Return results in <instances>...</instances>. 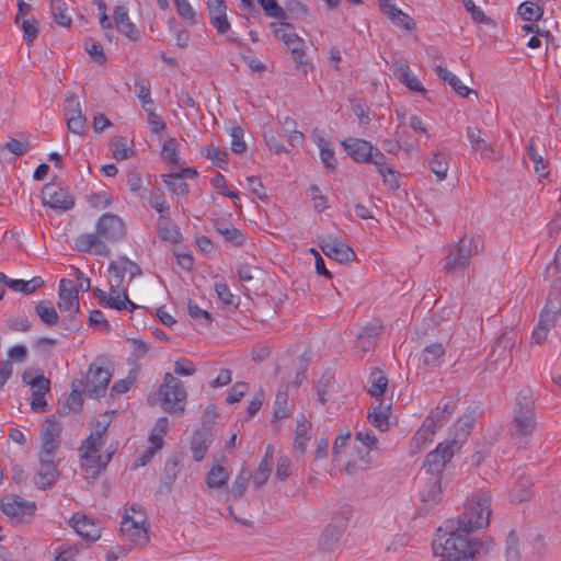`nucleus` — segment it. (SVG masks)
<instances>
[{"instance_id":"f257e3e1","label":"nucleus","mask_w":561,"mask_h":561,"mask_svg":"<svg viewBox=\"0 0 561 561\" xmlns=\"http://www.w3.org/2000/svg\"><path fill=\"white\" fill-rule=\"evenodd\" d=\"M491 495L486 491L476 492L465 504L463 513L457 519H448L437 529L432 543L435 556H460L473 561L476 554L486 553L493 540L469 538L476 529L486 527L491 516Z\"/></svg>"},{"instance_id":"f03ea898","label":"nucleus","mask_w":561,"mask_h":561,"mask_svg":"<svg viewBox=\"0 0 561 561\" xmlns=\"http://www.w3.org/2000/svg\"><path fill=\"white\" fill-rule=\"evenodd\" d=\"M483 249V241L480 236H463L458 242L448 243L444 247V272L446 274L463 273L471 264L473 255Z\"/></svg>"},{"instance_id":"7ed1b4c3","label":"nucleus","mask_w":561,"mask_h":561,"mask_svg":"<svg viewBox=\"0 0 561 561\" xmlns=\"http://www.w3.org/2000/svg\"><path fill=\"white\" fill-rule=\"evenodd\" d=\"M107 425L98 423L95 428L91 432L89 437L83 442L81 451V463L87 473L91 477H96L106 465L110 462L114 451H108L105 457L99 453L103 445L102 436L106 432Z\"/></svg>"},{"instance_id":"20e7f679","label":"nucleus","mask_w":561,"mask_h":561,"mask_svg":"<svg viewBox=\"0 0 561 561\" xmlns=\"http://www.w3.org/2000/svg\"><path fill=\"white\" fill-rule=\"evenodd\" d=\"M559 283L554 282L546 305L539 314L538 324L533 331L531 336L537 344L546 341L549 331L554 327L561 314V286Z\"/></svg>"},{"instance_id":"39448f33","label":"nucleus","mask_w":561,"mask_h":561,"mask_svg":"<svg viewBox=\"0 0 561 561\" xmlns=\"http://www.w3.org/2000/svg\"><path fill=\"white\" fill-rule=\"evenodd\" d=\"M536 427L534 401L529 390H522L517 396V404L511 424L513 436H530Z\"/></svg>"},{"instance_id":"423d86ee","label":"nucleus","mask_w":561,"mask_h":561,"mask_svg":"<svg viewBox=\"0 0 561 561\" xmlns=\"http://www.w3.org/2000/svg\"><path fill=\"white\" fill-rule=\"evenodd\" d=\"M162 409L172 414H182L185 410L187 393L183 382L167 373L159 388Z\"/></svg>"},{"instance_id":"0eeeda50","label":"nucleus","mask_w":561,"mask_h":561,"mask_svg":"<svg viewBox=\"0 0 561 561\" xmlns=\"http://www.w3.org/2000/svg\"><path fill=\"white\" fill-rule=\"evenodd\" d=\"M515 344L516 337L513 334L503 332L492 346L490 353L491 360L488 364V368L496 370L501 367L502 370H505L512 363Z\"/></svg>"},{"instance_id":"6e6552de","label":"nucleus","mask_w":561,"mask_h":561,"mask_svg":"<svg viewBox=\"0 0 561 561\" xmlns=\"http://www.w3.org/2000/svg\"><path fill=\"white\" fill-rule=\"evenodd\" d=\"M41 196L45 206L58 211H67L75 206V197L56 182L45 184Z\"/></svg>"},{"instance_id":"1a4fd4ad","label":"nucleus","mask_w":561,"mask_h":561,"mask_svg":"<svg viewBox=\"0 0 561 561\" xmlns=\"http://www.w3.org/2000/svg\"><path fill=\"white\" fill-rule=\"evenodd\" d=\"M104 360L98 358L96 362L92 363L87 374V391L91 397H102L110 383L112 373L104 365Z\"/></svg>"},{"instance_id":"9d476101","label":"nucleus","mask_w":561,"mask_h":561,"mask_svg":"<svg viewBox=\"0 0 561 561\" xmlns=\"http://www.w3.org/2000/svg\"><path fill=\"white\" fill-rule=\"evenodd\" d=\"M1 511L14 523L30 520L36 511L34 502L24 500L21 496L7 497L1 501Z\"/></svg>"},{"instance_id":"9b49d317","label":"nucleus","mask_w":561,"mask_h":561,"mask_svg":"<svg viewBox=\"0 0 561 561\" xmlns=\"http://www.w3.org/2000/svg\"><path fill=\"white\" fill-rule=\"evenodd\" d=\"M459 450V448L454 447V444L449 439L439 443L437 447L433 451H430L425 457L423 466L426 469V472L431 474L440 473L447 462Z\"/></svg>"},{"instance_id":"f8f14e48","label":"nucleus","mask_w":561,"mask_h":561,"mask_svg":"<svg viewBox=\"0 0 561 561\" xmlns=\"http://www.w3.org/2000/svg\"><path fill=\"white\" fill-rule=\"evenodd\" d=\"M348 519L344 515L334 516L319 539V547L322 551H333L340 545V541L347 528Z\"/></svg>"},{"instance_id":"ddd939ff","label":"nucleus","mask_w":561,"mask_h":561,"mask_svg":"<svg viewBox=\"0 0 561 561\" xmlns=\"http://www.w3.org/2000/svg\"><path fill=\"white\" fill-rule=\"evenodd\" d=\"M121 535L125 541L135 546H146L149 541V535L145 527V517L141 515L140 519H136L128 514L124 515L121 523Z\"/></svg>"},{"instance_id":"4468645a","label":"nucleus","mask_w":561,"mask_h":561,"mask_svg":"<svg viewBox=\"0 0 561 561\" xmlns=\"http://www.w3.org/2000/svg\"><path fill=\"white\" fill-rule=\"evenodd\" d=\"M96 232L104 242H117L124 239L126 228L124 221L114 214H103L96 222Z\"/></svg>"},{"instance_id":"2eb2a0df","label":"nucleus","mask_w":561,"mask_h":561,"mask_svg":"<svg viewBox=\"0 0 561 561\" xmlns=\"http://www.w3.org/2000/svg\"><path fill=\"white\" fill-rule=\"evenodd\" d=\"M78 287L71 279L62 278L59 283L57 306L61 311L68 312L70 319L80 310Z\"/></svg>"},{"instance_id":"dca6fc26","label":"nucleus","mask_w":561,"mask_h":561,"mask_svg":"<svg viewBox=\"0 0 561 561\" xmlns=\"http://www.w3.org/2000/svg\"><path fill=\"white\" fill-rule=\"evenodd\" d=\"M60 424L56 421L54 416L45 421L41 435L42 449L39 456L55 457V454L60 445Z\"/></svg>"},{"instance_id":"f3484780","label":"nucleus","mask_w":561,"mask_h":561,"mask_svg":"<svg viewBox=\"0 0 561 561\" xmlns=\"http://www.w3.org/2000/svg\"><path fill=\"white\" fill-rule=\"evenodd\" d=\"M322 252L339 263H347L355 259L356 254L352 248L337 238H323L319 243Z\"/></svg>"},{"instance_id":"a211bd4d","label":"nucleus","mask_w":561,"mask_h":561,"mask_svg":"<svg viewBox=\"0 0 561 561\" xmlns=\"http://www.w3.org/2000/svg\"><path fill=\"white\" fill-rule=\"evenodd\" d=\"M69 524L75 531L85 540L96 541L101 537L102 527L100 522L84 514H73L69 519Z\"/></svg>"},{"instance_id":"6ab92c4d","label":"nucleus","mask_w":561,"mask_h":561,"mask_svg":"<svg viewBox=\"0 0 561 561\" xmlns=\"http://www.w3.org/2000/svg\"><path fill=\"white\" fill-rule=\"evenodd\" d=\"M211 427L206 425L205 417L203 419L202 426L197 428L191 439V451L195 461H202L211 443Z\"/></svg>"},{"instance_id":"aec40b11","label":"nucleus","mask_w":561,"mask_h":561,"mask_svg":"<svg viewBox=\"0 0 561 561\" xmlns=\"http://www.w3.org/2000/svg\"><path fill=\"white\" fill-rule=\"evenodd\" d=\"M76 249L83 253H94L96 255L106 256L110 249L95 231V233H82L75 239Z\"/></svg>"},{"instance_id":"412c9836","label":"nucleus","mask_w":561,"mask_h":561,"mask_svg":"<svg viewBox=\"0 0 561 561\" xmlns=\"http://www.w3.org/2000/svg\"><path fill=\"white\" fill-rule=\"evenodd\" d=\"M346 152L359 163H368L373 158L374 146L364 139L348 138L342 142Z\"/></svg>"},{"instance_id":"4be33fe9","label":"nucleus","mask_w":561,"mask_h":561,"mask_svg":"<svg viewBox=\"0 0 561 561\" xmlns=\"http://www.w3.org/2000/svg\"><path fill=\"white\" fill-rule=\"evenodd\" d=\"M57 474L54 457L39 456V468L34 478L35 484L39 489L46 490L55 483Z\"/></svg>"},{"instance_id":"5701e85b","label":"nucleus","mask_w":561,"mask_h":561,"mask_svg":"<svg viewBox=\"0 0 561 561\" xmlns=\"http://www.w3.org/2000/svg\"><path fill=\"white\" fill-rule=\"evenodd\" d=\"M210 24L219 34H225L230 30V23L227 20V7L224 0H208L207 2Z\"/></svg>"},{"instance_id":"b1692460","label":"nucleus","mask_w":561,"mask_h":561,"mask_svg":"<svg viewBox=\"0 0 561 561\" xmlns=\"http://www.w3.org/2000/svg\"><path fill=\"white\" fill-rule=\"evenodd\" d=\"M113 20L119 33L127 36L130 41L137 42L140 38V33L136 25L128 16V10L125 5H117L114 9Z\"/></svg>"},{"instance_id":"393cba45","label":"nucleus","mask_w":561,"mask_h":561,"mask_svg":"<svg viewBox=\"0 0 561 561\" xmlns=\"http://www.w3.org/2000/svg\"><path fill=\"white\" fill-rule=\"evenodd\" d=\"M474 421L476 419L472 413L465 414L457 420L453 427L454 437L449 439L454 444V447L461 449L470 434Z\"/></svg>"},{"instance_id":"a878e982","label":"nucleus","mask_w":561,"mask_h":561,"mask_svg":"<svg viewBox=\"0 0 561 561\" xmlns=\"http://www.w3.org/2000/svg\"><path fill=\"white\" fill-rule=\"evenodd\" d=\"M84 381L77 379L72 382V389L65 403L58 408L60 415H67L71 411H79L83 404Z\"/></svg>"},{"instance_id":"bb28decb","label":"nucleus","mask_w":561,"mask_h":561,"mask_svg":"<svg viewBox=\"0 0 561 561\" xmlns=\"http://www.w3.org/2000/svg\"><path fill=\"white\" fill-rule=\"evenodd\" d=\"M312 139L320 150V158L323 164L330 170L334 171L336 168V159L334 149L329 140L318 133V129L312 131Z\"/></svg>"},{"instance_id":"cd10ccee","label":"nucleus","mask_w":561,"mask_h":561,"mask_svg":"<svg viewBox=\"0 0 561 561\" xmlns=\"http://www.w3.org/2000/svg\"><path fill=\"white\" fill-rule=\"evenodd\" d=\"M390 410L391 404H387L382 399H380L377 405H371L367 417L375 427L379 428L380 431H387L389 426L388 419Z\"/></svg>"},{"instance_id":"c85d7f7f","label":"nucleus","mask_w":561,"mask_h":561,"mask_svg":"<svg viewBox=\"0 0 561 561\" xmlns=\"http://www.w3.org/2000/svg\"><path fill=\"white\" fill-rule=\"evenodd\" d=\"M445 353L446 348L442 343H432L422 350L419 359L424 366L436 368L440 366Z\"/></svg>"},{"instance_id":"c756f323","label":"nucleus","mask_w":561,"mask_h":561,"mask_svg":"<svg viewBox=\"0 0 561 561\" xmlns=\"http://www.w3.org/2000/svg\"><path fill=\"white\" fill-rule=\"evenodd\" d=\"M271 28L276 38H279L290 49L296 45H305L304 39L300 38L295 32L294 27L289 23L280 21V24L271 23Z\"/></svg>"},{"instance_id":"7c9ffc66","label":"nucleus","mask_w":561,"mask_h":561,"mask_svg":"<svg viewBox=\"0 0 561 561\" xmlns=\"http://www.w3.org/2000/svg\"><path fill=\"white\" fill-rule=\"evenodd\" d=\"M157 228L159 236L164 241L178 243L182 238L180 228L172 224L170 217L167 215H161L158 218Z\"/></svg>"},{"instance_id":"2f4dec72","label":"nucleus","mask_w":561,"mask_h":561,"mask_svg":"<svg viewBox=\"0 0 561 561\" xmlns=\"http://www.w3.org/2000/svg\"><path fill=\"white\" fill-rule=\"evenodd\" d=\"M311 423L308 422L304 414L297 420V426L294 438V449L299 453H305L307 443L310 440Z\"/></svg>"},{"instance_id":"473e14b6","label":"nucleus","mask_w":561,"mask_h":561,"mask_svg":"<svg viewBox=\"0 0 561 561\" xmlns=\"http://www.w3.org/2000/svg\"><path fill=\"white\" fill-rule=\"evenodd\" d=\"M230 473L225 467L215 465L210 468L206 476V484L210 489L227 488Z\"/></svg>"},{"instance_id":"72a5a7b5","label":"nucleus","mask_w":561,"mask_h":561,"mask_svg":"<svg viewBox=\"0 0 561 561\" xmlns=\"http://www.w3.org/2000/svg\"><path fill=\"white\" fill-rule=\"evenodd\" d=\"M435 72L440 80L447 82L459 95L468 96L472 92L471 89L462 84V82L456 75H454L446 68L437 66L435 68Z\"/></svg>"},{"instance_id":"f704fd0d","label":"nucleus","mask_w":561,"mask_h":561,"mask_svg":"<svg viewBox=\"0 0 561 561\" xmlns=\"http://www.w3.org/2000/svg\"><path fill=\"white\" fill-rule=\"evenodd\" d=\"M35 313L47 327H55L58 323L59 316L49 300H41L35 306Z\"/></svg>"},{"instance_id":"c9c22d12","label":"nucleus","mask_w":561,"mask_h":561,"mask_svg":"<svg viewBox=\"0 0 561 561\" xmlns=\"http://www.w3.org/2000/svg\"><path fill=\"white\" fill-rule=\"evenodd\" d=\"M44 285V280L39 276H35L30 280L12 279L8 282V287L14 291L31 295Z\"/></svg>"},{"instance_id":"e433bc0d","label":"nucleus","mask_w":561,"mask_h":561,"mask_svg":"<svg viewBox=\"0 0 561 561\" xmlns=\"http://www.w3.org/2000/svg\"><path fill=\"white\" fill-rule=\"evenodd\" d=\"M436 427L434 423H432V417H426L421 427L417 430V432L414 434L412 442L420 447L421 445H425L428 442H432Z\"/></svg>"},{"instance_id":"4c0bfd02","label":"nucleus","mask_w":561,"mask_h":561,"mask_svg":"<svg viewBox=\"0 0 561 561\" xmlns=\"http://www.w3.org/2000/svg\"><path fill=\"white\" fill-rule=\"evenodd\" d=\"M527 156L533 161L536 173L540 178L548 175V161L536 150L534 138L527 145Z\"/></svg>"},{"instance_id":"58836bf2","label":"nucleus","mask_w":561,"mask_h":561,"mask_svg":"<svg viewBox=\"0 0 561 561\" xmlns=\"http://www.w3.org/2000/svg\"><path fill=\"white\" fill-rule=\"evenodd\" d=\"M162 178L163 183L173 194H176L178 196H185L188 194V185L181 179L180 174H163Z\"/></svg>"},{"instance_id":"ea45409f","label":"nucleus","mask_w":561,"mask_h":561,"mask_svg":"<svg viewBox=\"0 0 561 561\" xmlns=\"http://www.w3.org/2000/svg\"><path fill=\"white\" fill-rule=\"evenodd\" d=\"M531 488L533 482L530 479L527 477H520L512 490V500L519 503L528 500L531 494Z\"/></svg>"},{"instance_id":"a19ab883","label":"nucleus","mask_w":561,"mask_h":561,"mask_svg":"<svg viewBox=\"0 0 561 561\" xmlns=\"http://www.w3.org/2000/svg\"><path fill=\"white\" fill-rule=\"evenodd\" d=\"M50 10L55 22L64 27L71 24V18L67 14V4L62 0H51Z\"/></svg>"},{"instance_id":"79ce46f5","label":"nucleus","mask_w":561,"mask_h":561,"mask_svg":"<svg viewBox=\"0 0 561 561\" xmlns=\"http://www.w3.org/2000/svg\"><path fill=\"white\" fill-rule=\"evenodd\" d=\"M290 414L288 408V394L287 387L280 388L275 397L274 402V417L277 420H282L288 417Z\"/></svg>"},{"instance_id":"37998d69","label":"nucleus","mask_w":561,"mask_h":561,"mask_svg":"<svg viewBox=\"0 0 561 561\" xmlns=\"http://www.w3.org/2000/svg\"><path fill=\"white\" fill-rule=\"evenodd\" d=\"M519 16L525 21H539L543 15V9L530 1L523 2L517 10Z\"/></svg>"},{"instance_id":"c03bdc74","label":"nucleus","mask_w":561,"mask_h":561,"mask_svg":"<svg viewBox=\"0 0 561 561\" xmlns=\"http://www.w3.org/2000/svg\"><path fill=\"white\" fill-rule=\"evenodd\" d=\"M251 479V472L242 468L239 472V474L236 477L232 486H231V495L233 499L238 500L243 496L244 492L247 491L248 483Z\"/></svg>"},{"instance_id":"a18cd8bd","label":"nucleus","mask_w":561,"mask_h":561,"mask_svg":"<svg viewBox=\"0 0 561 561\" xmlns=\"http://www.w3.org/2000/svg\"><path fill=\"white\" fill-rule=\"evenodd\" d=\"M371 386L368 390L369 394L380 397L385 393L388 386V378L379 370L374 369L370 374Z\"/></svg>"},{"instance_id":"49530a36","label":"nucleus","mask_w":561,"mask_h":561,"mask_svg":"<svg viewBox=\"0 0 561 561\" xmlns=\"http://www.w3.org/2000/svg\"><path fill=\"white\" fill-rule=\"evenodd\" d=\"M148 204L151 208L161 215L170 211V205L165 201L164 194L160 190L151 191L148 196Z\"/></svg>"},{"instance_id":"de8ad7c7","label":"nucleus","mask_w":561,"mask_h":561,"mask_svg":"<svg viewBox=\"0 0 561 561\" xmlns=\"http://www.w3.org/2000/svg\"><path fill=\"white\" fill-rule=\"evenodd\" d=\"M126 267H128V259L123 256L116 261H112L108 266V273L113 277L114 283L117 285H122L125 274L127 273Z\"/></svg>"},{"instance_id":"09e8293b","label":"nucleus","mask_w":561,"mask_h":561,"mask_svg":"<svg viewBox=\"0 0 561 561\" xmlns=\"http://www.w3.org/2000/svg\"><path fill=\"white\" fill-rule=\"evenodd\" d=\"M431 171L436 175L438 181H443L447 176L448 171V162L442 156V153L436 152L433 154V158L428 162Z\"/></svg>"},{"instance_id":"8fccbe9b","label":"nucleus","mask_w":561,"mask_h":561,"mask_svg":"<svg viewBox=\"0 0 561 561\" xmlns=\"http://www.w3.org/2000/svg\"><path fill=\"white\" fill-rule=\"evenodd\" d=\"M257 2L262 5L266 15L270 18L279 21H285L288 19V14L282 7L278 5L276 0H257Z\"/></svg>"},{"instance_id":"3c124183","label":"nucleus","mask_w":561,"mask_h":561,"mask_svg":"<svg viewBox=\"0 0 561 561\" xmlns=\"http://www.w3.org/2000/svg\"><path fill=\"white\" fill-rule=\"evenodd\" d=\"M381 325H367L357 335L358 340L363 343L364 350H369L374 345L375 339L381 332Z\"/></svg>"},{"instance_id":"603ef678","label":"nucleus","mask_w":561,"mask_h":561,"mask_svg":"<svg viewBox=\"0 0 561 561\" xmlns=\"http://www.w3.org/2000/svg\"><path fill=\"white\" fill-rule=\"evenodd\" d=\"M66 105L64 107V114L66 122L70 117H78L77 114L79 113V116H84L81 111L80 102L75 93L69 92L66 96Z\"/></svg>"},{"instance_id":"864d4df0","label":"nucleus","mask_w":561,"mask_h":561,"mask_svg":"<svg viewBox=\"0 0 561 561\" xmlns=\"http://www.w3.org/2000/svg\"><path fill=\"white\" fill-rule=\"evenodd\" d=\"M442 495L440 479L435 478L428 483L427 488L422 491L421 500L423 502H437Z\"/></svg>"},{"instance_id":"5fc2aeb1","label":"nucleus","mask_w":561,"mask_h":561,"mask_svg":"<svg viewBox=\"0 0 561 561\" xmlns=\"http://www.w3.org/2000/svg\"><path fill=\"white\" fill-rule=\"evenodd\" d=\"M272 462L261 460L257 470L253 476V485L259 489L266 483L272 471Z\"/></svg>"},{"instance_id":"6e6d98bb","label":"nucleus","mask_w":561,"mask_h":561,"mask_svg":"<svg viewBox=\"0 0 561 561\" xmlns=\"http://www.w3.org/2000/svg\"><path fill=\"white\" fill-rule=\"evenodd\" d=\"M474 152H478L482 159L499 160V153L492 144L488 142L484 138L480 139L476 146L472 147Z\"/></svg>"},{"instance_id":"4d7b16f0","label":"nucleus","mask_w":561,"mask_h":561,"mask_svg":"<svg viewBox=\"0 0 561 561\" xmlns=\"http://www.w3.org/2000/svg\"><path fill=\"white\" fill-rule=\"evenodd\" d=\"M187 311L191 318L201 322V324L208 327L210 325L213 318L210 313L204 309H201L195 302L192 300L187 304Z\"/></svg>"},{"instance_id":"13d9d810","label":"nucleus","mask_w":561,"mask_h":561,"mask_svg":"<svg viewBox=\"0 0 561 561\" xmlns=\"http://www.w3.org/2000/svg\"><path fill=\"white\" fill-rule=\"evenodd\" d=\"M174 5L182 19L187 20L192 25L197 23L196 13L187 0H174Z\"/></svg>"},{"instance_id":"bf43d9fd","label":"nucleus","mask_w":561,"mask_h":561,"mask_svg":"<svg viewBox=\"0 0 561 561\" xmlns=\"http://www.w3.org/2000/svg\"><path fill=\"white\" fill-rule=\"evenodd\" d=\"M180 472V462L176 457H171L165 461L163 482L167 485H171Z\"/></svg>"},{"instance_id":"052dcab7","label":"nucleus","mask_w":561,"mask_h":561,"mask_svg":"<svg viewBox=\"0 0 561 561\" xmlns=\"http://www.w3.org/2000/svg\"><path fill=\"white\" fill-rule=\"evenodd\" d=\"M169 30L174 34L176 39V46L179 48H185L188 45L190 33L184 28H179L175 19H170L168 21Z\"/></svg>"},{"instance_id":"680f3d73","label":"nucleus","mask_w":561,"mask_h":561,"mask_svg":"<svg viewBox=\"0 0 561 561\" xmlns=\"http://www.w3.org/2000/svg\"><path fill=\"white\" fill-rule=\"evenodd\" d=\"M519 539L514 530H511L506 538V558L507 561L519 560Z\"/></svg>"},{"instance_id":"e2e57ef3","label":"nucleus","mask_w":561,"mask_h":561,"mask_svg":"<svg viewBox=\"0 0 561 561\" xmlns=\"http://www.w3.org/2000/svg\"><path fill=\"white\" fill-rule=\"evenodd\" d=\"M23 30V38L26 43L33 42L38 35V22L34 19H24L20 21V24Z\"/></svg>"},{"instance_id":"0e129e2a","label":"nucleus","mask_w":561,"mask_h":561,"mask_svg":"<svg viewBox=\"0 0 561 561\" xmlns=\"http://www.w3.org/2000/svg\"><path fill=\"white\" fill-rule=\"evenodd\" d=\"M205 156L207 159L211 160L214 164L219 167L222 170L227 168V152L221 151L218 147L208 146L205 149Z\"/></svg>"},{"instance_id":"69168bd1","label":"nucleus","mask_w":561,"mask_h":561,"mask_svg":"<svg viewBox=\"0 0 561 561\" xmlns=\"http://www.w3.org/2000/svg\"><path fill=\"white\" fill-rule=\"evenodd\" d=\"M220 234L226 241L230 242L234 247H241L245 241L244 233L233 226L225 228V230H220Z\"/></svg>"},{"instance_id":"338daca9","label":"nucleus","mask_w":561,"mask_h":561,"mask_svg":"<svg viewBox=\"0 0 561 561\" xmlns=\"http://www.w3.org/2000/svg\"><path fill=\"white\" fill-rule=\"evenodd\" d=\"M178 146L179 144L174 138H169L164 141L161 150V156L167 162H178Z\"/></svg>"},{"instance_id":"774afa93","label":"nucleus","mask_w":561,"mask_h":561,"mask_svg":"<svg viewBox=\"0 0 561 561\" xmlns=\"http://www.w3.org/2000/svg\"><path fill=\"white\" fill-rule=\"evenodd\" d=\"M112 152L113 157L118 161L125 160L133 154V150L127 146L124 138H118L112 142Z\"/></svg>"}]
</instances>
